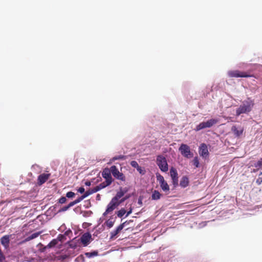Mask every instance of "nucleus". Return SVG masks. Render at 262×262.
<instances>
[{"instance_id":"obj_24","label":"nucleus","mask_w":262,"mask_h":262,"mask_svg":"<svg viewBox=\"0 0 262 262\" xmlns=\"http://www.w3.org/2000/svg\"><path fill=\"white\" fill-rule=\"evenodd\" d=\"M116 217H113L112 216H110V219L105 221V224L107 228L110 229L112 228L116 221Z\"/></svg>"},{"instance_id":"obj_26","label":"nucleus","mask_w":262,"mask_h":262,"mask_svg":"<svg viewBox=\"0 0 262 262\" xmlns=\"http://www.w3.org/2000/svg\"><path fill=\"white\" fill-rule=\"evenodd\" d=\"M192 165L194 166L195 169L199 168L201 167V163L198 156H195L193 158Z\"/></svg>"},{"instance_id":"obj_2","label":"nucleus","mask_w":262,"mask_h":262,"mask_svg":"<svg viewBox=\"0 0 262 262\" xmlns=\"http://www.w3.org/2000/svg\"><path fill=\"white\" fill-rule=\"evenodd\" d=\"M254 99L248 97L246 99L242 101V103L235 109L234 116L237 118L242 115H249L255 106Z\"/></svg>"},{"instance_id":"obj_11","label":"nucleus","mask_w":262,"mask_h":262,"mask_svg":"<svg viewBox=\"0 0 262 262\" xmlns=\"http://www.w3.org/2000/svg\"><path fill=\"white\" fill-rule=\"evenodd\" d=\"M111 167H105L101 172L102 178L105 180L106 183L111 185L113 182V180L111 176Z\"/></svg>"},{"instance_id":"obj_62","label":"nucleus","mask_w":262,"mask_h":262,"mask_svg":"<svg viewBox=\"0 0 262 262\" xmlns=\"http://www.w3.org/2000/svg\"><path fill=\"white\" fill-rule=\"evenodd\" d=\"M101 195L98 193L96 194V200L97 201H99L101 200Z\"/></svg>"},{"instance_id":"obj_27","label":"nucleus","mask_w":262,"mask_h":262,"mask_svg":"<svg viewBox=\"0 0 262 262\" xmlns=\"http://www.w3.org/2000/svg\"><path fill=\"white\" fill-rule=\"evenodd\" d=\"M84 255L88 258H92L98 255L97 250H93L90 252H85Z\"/></svg>"},{"instance_id":"obj_58","label":"nucleus","mask_w":262,"mask_h":262,"mask_svg":"<svg viewBox=\"0 0 262 262\" xmlns=\"http://www.w3.org/2000/svg\"><path fill=\"white\" fill-rule=\"evenodd\" d=\"M89 196V195L88 194V193H86V192H84L83 194L82 195H81V196H80V199L82 200V201L83 200H84V199H85L86 198L88 197Z\"/></svg>"},{"instance_id":"obj_30","label":"nucleus","mask_w":262,"mask_h":262,"mask_svg":"<svg viewBox=\"0 0 262 262\" xmlns=\"http://www.w3.org/2000/svg\"><path fill=\"white\" fill-rule=\"evenodd\" d=\"M47 178V176L45 174L38 175L37 177L38 182L41 184L44 183L46 181Z\"/></svg>"},{"instance_id":"obj_9","label":"nucleus","mask_w":262,"mask_h":262,"mask_svg":"<svg viewBox=\"0 0 262 262\" xmlns=\"http://www.w3.org/2000/svg\"><path fill=\"white\" fill-rule=\"evenodd\" d=\"M94 240L90 231H86L83 233L80 238V241L83 246H88L92 241Z\"/></svg>"},{"instance_id":"obj_1","label":"nucleus","mask_w":262,"mask_h":262,"mask_svg":"<svg viewBox=\"0 0 262 262\" xmlns=\"http://www.w3.org/2000/svg\"><path fill=\"white\" fill-rule=\"evenodd\" d=\"M41 233V231H37L29 234L18 232L11 234H5L1 237L0 242L2 246H20L37 237Z\"/></svg>"},{"instance_id":"obj_21","label":"nucleus","mask_w":262,"mask_h":262,"mask_svg":"<svg viewBox=\"0 0 262 262\" xmlns=\"http://www.w3.org/2000/svg\"><path fill=\"white\" fill-rule=\"evenodd\" d=\"M162 197V194L158 190H154L150 196V199L152 201H158Z\"/></svg>"},{"instance_id":"obj_37","label":"nucleus","mask_w":262,"mask_h":262,"mask_svg":"<svg viewBox=\"0 0 262 262\" xmlns=\"http://www.w3.org/2000/svg\"><path fill=\"white\" fill-rule=\"evenodd\" d=\"M75 195L76 194L74 192L72 191H69L66 193V197L69 199H73L75 198Z\"/></svg>"},{"instance_id":"obj_59","label":"nucleus","mask_w":262,"mask_h":262,"mask_svg":"<svg viewBox=\"0 0 262 262\" xmlns=\"http://www.w3.org/2000/svg\"><path fill=\"white\" fill-rule=\"evenodd\" d=\"M129 198H130V195L125 196V197L121 199V201H120V202L119 203L120 204V203H122L125 202L126 200L128 199Z\"/></svg>"},{"instance_id":"obj_8","label":"nucleus","mask_w":262,"mask_h":262,"mask_svg":"<svg viewBox=\"0 0 262 262\" xmlns=\"http://www.w3.org/2000/svg\"><path fill=\"white\" fill-rule=\"evenodd\" d=\"M58 208L59 205L58 204H55V205L50 207L45 212L43 215L46 216V222L50 221L56 215L59 213V212H58V210H56Z\"/></svg>"},{"instance_id":"obj_38","label":"nucleus","mask_w":262,"mask_h":262,"mask_svg":"<svg viewBox=\"0 0 262 262\" xmlns=\"http://www.w3.org/2000/svg\"><path fill=\"white\" fill-rule=\"evenodd\" d=\"M43 214L38 215L35 220H37V225H38V222H40L41 224H43L45 222L43 219Z\"/></svg>"},{"instance_id":"obj_48","label":"nucleus","mask_w":262,"mask_h":262,"mask_svg":"<svg viewBox=\"0 0 262 262\" xmlns=\"http://www.w3.org/2000/svg\"><path fill=\"white\" fill-rule=\"evenodd\" d=\"M69 209V208L68 206V205H67L65 206L59 208L58 210V212L61 213V212H65V211L68 210Z\"/></svg>"},{"instance_id":"obj_25","label":"nucleus","mask_w":262,"mask_h":262,"mask_svg":"<svg viewBox=\"0 0 262 262\" xmlns=\"http://www.w3.org/2000/svg\"><path fill=\"white\" fill-rule=\"evenodd\" d=\"M117 214V216L118 217L121 219V221H122L123 219H125L124 217V215L126 213V210L125 208L122 207L117 212H116Z\"/></svg>"},{"instance_id":"obj_36","label":"nucleus","mask_w":262,"mask_h":262,"mask_svg":"<svg viewBox=\"0 0 262 262\" xmlns=\"http://www.w3.org/2000/svg\"><path fill=\"white\" fill-rule=\"evenodd\" d=\"M125 159V157L123 155H116L113 157H112V161H116V160H124Z\"/></svg>"},{"instance_id":"obj_4","label":"nucleus","mask_w":262,"mask_h":262,"mask_svg":"<svg viewBox=\"0 0 262 262\" xmlns=\"http://www.w3.org/2000/svg\"><path fill=\"white\" fill-rule=\"evenodd\" d=\"M157 165L162 172H166L168 170V164L166 158L163 155L157 157Z\"/></svg>"},{"instance_id":"obj_40","label":"nucleus","mask_w":262,"mask_h":262,"mask_svg":"<svg viewBox=\"0 0 262 262\" xmlns=\"http://www.w3.org/2000/svg\"><path fill=\"white\" fill-rule=\"evenodd\" d=\"M56 238L58 241L59 242H63L67 240V238L64 236V234L61 233L59 234Z\"/></svg>"},{"instance_id":"obj_20","label":"nucleus","mask_w":262,"mask_h":262,"mask_svg":"<svg viewBox=\"0 0 262 262\" xmlns=\"http://www.w3.org/2000/svg\"><path fill=\"white\" fill-rule=\"evenodd\" d=\"M160 188L161 190L166 194H169L171 191V188H170V186L168 184L167 181H166L164 182H163L159 184Z\"/></svg>"},{"instance_id":"obj_12","label":"nucleus","mask_w":262,"mask_h":262,"mask_svg":"<svg viewBox=\"0 0 262 262\" xmlns=\"http://www.w3.org/2000/svg\"><path fill=\"white\" fill-rule=\"evenodd\" d=\"M227 75L230 78H245L248 77V75H245L243 71L239 70H231L227 72Z\"/></svg>"},{"instance_id":"obj_51","label":"nucleus","mask_w":262,"mask_h":262,"mask_svg":"<svg viewBox=\"0 0 262 262\" xmlns=\"http://www.w3.org/2000/svg\"><path fill=\"white\" fill-rule=\"evenodd\" d=\"M143 198L142 196H140L137 200V204L140 206H143Z\"/></svg>"},{"instance_id":"obj_54","label":"nucleus","mask_w":262,"mask_h":262,"mask_svg":"<svg viewBox=\"0 0 262 262\" xmlns=\"http://www.w3.org/2000/svg\"><path fill=\"white\" fill-rule=\"evenodd\" d=\"M35 211L32 212L31 210L30 211H28L26 213V216L28 217H31L34 215V213Z\"/></svg>"},{"instance_id":"obj_60","label":"nucleus","mask_w":262,"mask_h":262,"mask_svg":"<svg viewBox=\"0 0 262 262\" xmlns=\"http://www.w3.org/2000/svg\"><path fill=\"white\" fill-rule=\"evenodd\" d=\"M77 247H72V246L68 247L67 251H68V252H71V251H73L74 250H75L76 249V248H77Z\"/></svg>"},{"instance_id":"obj_10","label":"nucleus","mask_w":262,"mask_h":262,"mask_svg":"<svg viewBox=\"0 0 262 262\" xmlns=\"http://www.w3.org/2000/svg\"><path fill=\"white\" fill-rule=\"evenodd\" d=\"M59 228H63L65 230L64 232V235L67 238V237H69V239L67 241L66 244L64 246H77L76 244H72L70 243V241L71 240V237L73 236V232L72 230L70 228L67 229L64 223L62 224V225L59 227Z\"/></svg>"},{"instance_id":"obj_39","label":"nucleus","mask_w":262,"mask_h":262,"mask_svg":"<svg viewBox=\"0 0 262 262\" xmlns=\"http://www.w3.org/2000/svg\"><path fill=\"white\" fill-rule=\"evenodd\" d=\"M66 201V197L64 196H61L57 200V202L56 204H58L59 205V204H62L65 203Z\"/></svg>"},{"instance_id":"obj_35","label":"nucleus","mask_w":262,"mask_h":262,"mask_svg":"<svg viewBox=\"0 0 262 262\" xmlns=\"http://www.w3.org/2000/svg\"><path fill=\"white\" fill-rule=\"evenodd\" d=\"M183 86L186 91H188L191 89L192 83L189 81H185L183 83Z\"/></svg>"},{"instance_id":"obj_14","label":"nucleus","mask_w":262,"mask_h":262,"mask_svg":"<svg viewBox=\"0 0 262 262\" xmlns=\"http://www.w3.org/2000/svg\"><path fill=\"white\" fill-rule=\"evenodd\" d=\"M231 131L235 137L239 138L243 135L244 128L241 126L235 124L232 126Z\"/></svg>"},{"instance_id":"obj_28","label":"nucleus","mask_w":262,"mask_h":262,"mask_svg":"<svg viewBox=\"0 0 262 262\" xmlns=\"http://www.w3.org/2000/svg\"><path fill=\"white\" fill-rule=\"evenodd\" d=\"M155 174L157 181L159 182V184L166 181L163 176L159 173L158 170H157V172L155 173Z\"/></svg>"},{"instance_id":"obj_44","label":"nucleus","mask_w":262,"mask_h":262,"mask_svg":"<svg viewBox=\"0 0 262 262\" xmlns=\"http://www.w3.org/2000/svg\"><path fill=\"white\" fill-rule=\"evenodd\" d=\"M70 257V255L67 254H61L59 256V259L62 260H65Z\"/></svg>"},{"instance_id":"obj_50","label":"nucleus","mask_w":262,"mask_h":262,"mask_svg":"<svg viewBox=\"0 0 262 262\" xmlns=\"http://www.w3.org/2000/svg\"><path fill=\"white\" fill-rule=\"evenodd\" d=\"M95 179H96L95 178H92L91 180V181H90V182H85L84 183L85 186H88V187H89V186H91L92 184L94 182V181H95Z\"/></svg>"},{"instance_id":"obj_19","label":"nucleus","mask_w":262,"mask_h":262,"mask_svg":"<svg viewBox=\"0 0 262 262\" xmlns=\"http://www.w3.org/2000/svg\"><path fill=\"white\" fill-rule=\"evenodd\" d=\"M118 206V204H113L110 202L106 205L105 211L102 214V216H105L108 213L112 212Z\"/></svg>"},{"instance_id":"obj_46","label":"nucleus","mask_w":262,"mask_h":262,"mask_svg":"<svg viewBox=\"0 0 262 262\" xmlns=\"http://www.w3.org/2000/svg\"><path fill=\"white\" fill-rule=\"evenodd\" d=\"M134 207H131L129 208L127 211H126L125 214L124 215V217H127L130 214H131L133 211Z\"/></svg>"},{"instance_id":"obj_31","label":"nucleus","mask_w":262,"mask_h":262,"mask_svg":"<svg viewBox=\"0 0 262 262\" xmlns=\"http://www.w3.org/2000/svg\"><path fill=\"white\" fill-rule=\"evenodd\" d=\"M57 238H54L46 246H63L61 243H59Z\"/></svg>"},{"instance_id":"obj_61","label":"nucleus","mask_w":262,"mask_h":262,"mask_svg":"<svg viewBox=\"0 0 262 262\" xmlns=\"http://www.w3.org/2000/svg\"><path fill=\"white\" fill-rule=\"evenodd\" d=\"M36 168H40V167L38 165L35 164L32 165L31 169L32 170H36Z\"/></svg>"},{"instance_id":"obj_18","label":"nucleus","mask_w":262,"mask_h":262,"mask_svg":"<svg viewBox=\"0 0 262 262\" xmlns=\"http://www.w3.org/2000/svg\"><path fill=\"white\" fill-rule=\"evenodd\" d=\"M220 121V119L217 117L211 118V119L207 120L205 122L206 127L208 128H211L213 125L218 123Z\"/></svg>"},{"instance_id":"obj_34","label":"nucleus","mask_w":262,"mask_h":262,"mask_svg":"<svg viewBox=\"0 0 262 262\" xmlns=\"http://www.w3.org/2000/svg\"><path fill=\"white\" fill-rule=\"evenodd\" d=\"M136 170L141 176H144L146 173V170L143 166H139Z\"/></svg>"},{"instance_id":"obj_7","label":"nucleus","mask_w":262,"mask_h":262,"mask_svg":"<svg viewBox=\"0 0 262 262\" xmlns=\"http://www.w3.org/2000/svg\"><path fill=\"white\" fill-rule=\"evenodd\" d=\"M111 173L114 178L117 180H119L122 182H125L126 177L124 174L120 172L118 167L115 165L111 166Z\"/></svg>"},{"instance_id":"obj_16","label":"nucleus","mask_w":262,"mask_h":262,"mask_svg":"<svg viewBox=\"0 0 262 262\" xmlns=\"http://www.w3.org/2000/svg\"><path fill=\"white\" fill-rule=\"evenodd\" d=\"M170 186H171V191L172 192H174L177 187L179 186V177L170 178Z\"/></svg>"},{"instance_id":"obj_17","label":"nucleus","mask_w":262,"mask_h":262,"mask_svg":"<svg viewBox=\"0 0 262 262\" xmlns=\"http://www.w3.org/2000/svg\"><path fill=\"white\" fill-rule=\"evenodd\" d=\"M123 227L119 224L118 226L116 227L110 233V239H113L115 238L117 234L123 229Z\"/></svg>"},{"instance_id":"obj_3","label":"nucleus","mask_w":262,"mask_h":262,"mask_svg":"<svg viewBox=\"0 0 262 262\" xmlns=\"http://www.w3.org/2000/svg\"><path fill=\"white\" fill-rule=\"evenodd\" d=\"M243 65H245L244 68H245V70L243 71V73L245 75H248V77H246V78L254 77L256 78L257 76V66L258 64H245V63H243Z\"/></svg>"},{"instance_id":"obj_42","label":"nucleus","mask_w":262,"mask_h":262,"mask_svg":"<svg viewBox=\"0 0 262 262\" xmlns=\"http://www.w3.org/2000/svg\"><path fill=\"white\" fill-rule=\"evenodd\" d=\"M133 222H134V220H126V221H125V222H124L123 223H121L120 224V225L123 227V228H124L125 227H126V226L130 224L131 223H132Z\"/></svg>"},{"instance_id":"obj_57","label":"nucleus","mask_w":262,"mask_h":262,"mask_svg":"<svg viewBox=\"0 0 262 262\" xmlns=\"http://www.w3.org/2000/svg\"><path fill=\"white\" fill-rule=\"evenodd\" d=\"M89 196V195L88 194V193H86V192H84L83 194L82 195H81V196H80V199L82 200V201L83 200H84V199H85L86 198L88 197Z\"/></svg>"},{"instance_id":"obj_55","label":"nucleus","mask_w":262,"mask_h":262,"mask_svg":"<svg viewBox=\"0 0 262 262\" xmlns=\"http://www.w3.org/2000/svg\"><path fill=\"white\" fill-rule=\"evenodd\" d=\"M123 191L125 192V194L128 192L130 189V186H128L125 187H122Z\"/></svg>"},{"instance_id":"obj_49","label":"nucleus","mask_w":262,"mask_h":262,"mask_svg":"<svg viewBox=\"0 0 262 262\" xmlns=\"http://www.w3.org/2000/svg\"><path fill=\"white\" fill-rule=\"evenodd\" d=\"M102 230L100 229L96 230L92 235V236L94 239L96 237H98V235L101 232Z\"/></svg>"},{"instance_id":"obj_41","label":"nucleus","mask_w":262,"mask_h":262,"mask_svg":"<svg viewBox=\"0 0 262 262\" xmlns=\"http://www.w3.org/2000/svg\"><path fill=\"white\" fill-rule=\"evenodd\" d=\"M130 165L136 169L140 166L136 160H132L129 162Z\"/></svg>"},{"instance_id":"obj_29","label":"nucleus","mask_w":262,"mask_h":262,"mask_svg":"<svg viewBox=\"0 0 262 262\" xmlns=\"http://www.w3.org/2000/svg\"><path fill=\"white\" fill-rule=\"evenodd\" d=\"M34 224L37 225V220H31L29 221L27 223L24 224L23 225L24 227H29L30 226H32L33 228H36L35 225Z\"/></svg>"},{"instance_id":"obj_43","label":"nucleus","mask_w":262,"mask_h":262,"mask_svg":"<svg viewBox=\"0 0 262 262\" xmlns=\"http://www.w3.org/2000/svg\"><path fill=\"white\" fill-rule=\"evenodd\" d=\"M84 257L82 254L79 255L74 260L75 262H84Z\"/></svg>"},{"instance_id":"obj_53","label":"nucleus","mask_w":262,"mask_h":262,"mask_svg":"<svg viewBox=\"0 0 262 262\" xmlns=\"http://www.w3.org/2000/svg\"><path fill=\"white\" fill-rule=\"evenodd\" d=\"M89 196L92 195L95 193H96L94 188L86 191Z\"/></svg>"},{"instance_id":"obj_47","label":"nucleus","mask_w":262,"mask_h":262,"mask_svg":"<svg viewBox=\"0 0 262 262\" xmlns=\"http://www.w3.org/2000/svg\"><path fill=\"white\" fill-rule=\"evenodd\" d=\"M75 190L77 191L78 193L80 194H83L85 192V188L83 186L77 187Z\"/></svg>"},{"instance_id":"obj_33","label":"nucleus","mask_w":262,"mask_h":262,"mask_svg":"<svg viewBox=\"0 0 262 262\" xmlns=\"http://www.w3.org/2000/svg\"><path fill=\"white\" fill-rule=\"evenodd\" d=\"M111 185H108V183H106V184H100L96 187H95L94 189L96 192L100 191L101 189H104L106 188V187L110 186Z\"/></svg>"},{"instance_id":"obj_64","label":"nucleus","mask_w":262,"mask_h":262,"mask_svg":"<svg viewBox=\"0 0 262 262\" xmlns=\"http://www.w3.org/2000/svg\"><path fill=\"white\" fill-rule=\"evenodd\" d=\"M67 205H68V206L69 207V209H70L71 207H73V206H74V203H73V202H72H72H70V203H69Z\"/></svg>"},{"instance_id":"obj_13","label":"nucleus","mask_w":262,"mask_h":262,"mask_svg":"<svg viewBox=\"0 0 262 262\" xmlns=\"http://www.w3.org/2000/svg\"><path fill=\"white\" fill-rule=\"evenodd\" d=\"M125 194V192L123 191L122 187L120 186L119 188L116 190V193L112 198L110 202L113 204H118V206L120 205V203H118L117 202L121 198H122Z\"/></svg>"},{"instance_id":"obj_6","label":"nucleus","mask_w":262,"mask_h":262,"mask_svg":"<svg viewBox=\"0 0 262 262\" xmlns=\"http://www.w3.org/2000/svg\"><path fill=\"white\" fill-rule=\"evenodd\" d=\"M208 146L210 147V145L205 143H201L199 146V154L200 157L204 160L209 159L210 156V153L208 151Z\"/></svg>"},{"instance_id":"obj_15","label":"nucleus","mask_w":262,"mask_h":262,"mask_svg":"<svg viewBox=\"0 0 262 262\" xmlns=\"http://www.w3.org/2000/svg\"><path fill=\"white\" fill-rule=\"evenodd\" d=\"M190 185V180L189 176L187 175L183 176L180 180L179 186L182 188H185Z\"/></svg>"},{"instance_id":"obj_63","label":"nucleus","mask_w":262,"mask_h":262,"mask_svg":"<svg viewBox=\"0 0 262 262\" xmlns=\"http://www.w3.org/2000/svg\"><path fill=\"white\" fill-rule=\"evenodd\" d=\"M37 196V194H35V192H34V194H32V193H30L28 194V197H31V198H36V196Z\"/></svg>"},{"instance_id":"obj_45","label":"nucleus","mask_w":262,"mask_h":262,"mask_svg":"<svg viewBox=\"0 0 262 262\" xmlns=\"http://www.w3.org/2000/svg\"><path fill=\"white\" fill-rule=\"evenodd\" d=\"M93 214V212L91 210L85 211L82 213L83 217H87L90 216Z\"/></svg>"},{"instance_id":"obj_32","label":"nucleus","mask_w":262,"mask_h":262,"mask_svg":"<svg viewBox=\"0 0 262 262\" xmlns=\"http://www.w3.org/2000/svg\"><path fill=\"white\" fill-rule=\"evenodd\" d=\"M170 177H178V172L176 168L174 167H171L170 169Z\"/></svg>"},{"instance_id":"obj_52","label":"nucleus","mask_w":262,"mask_h":262,"mask_svg":"<svg viewBox=\"0 0 262 262\" xmlns=\"http://www.w3.org/2000/svg\"><path fill=\"white\" fill-rule=\"evenodd\" d=\"M40 248L39 249L41 253L45 252L47 249L52 248V247H40Z\"/></svg>"},{"instance_id":"obj_22","label":"nucleus","mask_w":262,"mask_h":262,"mask_svg":"<svg viewBox=\"0 0 262 262\" xmlns=\"http://www.w3.org/2000/svg\"><path fill=\"white\" fill-rule=\"evenodd\" d=\"M206 128H207L206 127V123L205 121H202L196 124L193 130L195 132H198Z\"/></svg>"},{"instance_id":"obj_5","label":"nucleus","mask_w":262,"mask_h":262,"mask_svg":"<svg viewBox=\"0 0 262 262\" xmlns=\"http://www.w3.org/2000/svg\"><path fill=\"white\" fill-rule=\"evenodd\" d=\"M179 151L185 158L190 159L193 156V154L191 151L190 146L186 144H181L179 147Z\"/></svg>"},{"instance_id":"obj_23","label":"nucleus","mask_w":262,"mask_h":262,"mask_svg":"<svg viewBox=\"0 0 262 262\" xmlns=\"http://www.w3.org/2000/svg\"><path fill=\"white\" fill-rule=\"evenodd\" d=\"M252 163V162L251 161L250 163V166L249 167L252 166L258 169H261L262 168V158H260L257 161H254L253 163Z\"/></svg>"},{"instance_id":"obj_56","label":"nucleus","mask_w":262,"mask_h":262,"mask_svg":"<svg viewBox=\"0 0 262 262\" xmlns=\"http://www.w3.org/2000/svg\"><path fill=\"white\" fill-rule=\"evenodd\" d=\"M256 183L258 185H260V184H262V177H258L256 180Z\"/></svg>"}]
</instances>
